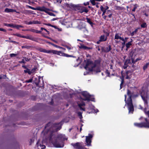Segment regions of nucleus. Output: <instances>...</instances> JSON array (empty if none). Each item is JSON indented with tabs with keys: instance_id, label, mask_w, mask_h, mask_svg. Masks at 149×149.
Segmentation results:
<instances>
[{
	"instance_id": "nucleus-1",
	"label": "nucleus",
	"mask_w": 149,
	"mask_h": 149,
	"mask_svg": "<svg viewBox=\"0 0 149 149\" xmlns=\"http://www.w3.org/2000/svg\"><path fill=\"white\" fill-rule=\"evenodd\" d=\"M84 68L91 71H95L97 73L100 72H101L100 68L97 67L96 64L91 61L87 62L84 67Z\"/></svg>"
},
{
	"instance_id": "nucleus-2",
	"label": "nucleus",
	"mask_w": 149,
	"mask_h": 149,
	"mask_svg": "<svg viewBox=\"0 0 149 149\" xmlns=\"http://www.w3.org/2000/svg\"><path fill=\"white\" fill-rule=\"evenodd\" d=\"M63 139V136L61 134H60L55 136L54 139H51V141L55 147L61 148L63 146L61 144L62 142Z\"/></svg>"
},
{
	"instance_id": "nucleus-3",
	"label": "nucleus",
	"mask_w": 149,
	"mask_h": 149,
	"mask_svg": "<svg viewBox=\"0 0 149 149\" xmlns=\"http://www.w3.org/2000/svg\"><path fill=\"white\" fill-rule=\"evenodd\" d=\"M125 102L127 104L128 106V109L129 110V113H132L133 111H134V106L132 104H132H128L127 103V102L129 100V98L127 99V100H126V95H125Z\"/></svg>"
},
{
	"instance_id": "nucleus-4",
	"label": "nucleus",
	"mask_w": 149,
	"mask_h": 149,
	"mask_svg": "<svg viewBox=\"0 0 149 149\" xmlns=\"http://www.w3.org/2000/svg\"><path fill=\"white\" fill-rule=\"evenodd\" d=\"M38 50L41 52H43L45 53H52L53 54H57L56 53V52H56V50H46L45 49H43L42 48H39L38 49Z\"/></svg>"
},
{
	"instance_id": "nucleus-5",
	"label": "nucleus",
	"mask_w": 149,
	"mask_h": 149,
	"mask_svg": "<svg viewBox=\"0 0 149 149\" xmlns=\"http://www.w3.org/2000/svg\"><path fill=\"white\" fill-rule=\"evenodd\" d=\"M82 95L84 97L83 99L84 100H91L93 101V100L90 99L91 95L86 91L83 92L82 93Z\"/></svg>"
},
{
	"instance_id": "nucleus-6",
	"label": "nucleus",
	"mask_w": 149,
	"mask_h": 149,
	"mask_svg": "<svg viewBox=\"0 0 149 149\" xmlns=\"http://www.w3.org/2000/svg\"><path fill=\"white\" fill-rule=\"evenodd\" d=\"M93 135L91 134H89L88 136H86V142L87 145H91V138L93 137Z\"/></svg>"
},
{
	"instance_id": "nucleus-7",
	"label": "nucleus",
	"mask_w": 149,
	"mask_h": 149,
	"mask_svg": "<svg viewBox=\"0 0 149 149\" xmlns=\"http://www.w3.org/2000/svg\"><path fill=\"white\" fill-rule=\"evenodd\" d=\"M21 37L23 38H26L34 41L36 42H38L37 40V38H35L31 36H21Z\"/></svg>"
},
{
	"instance_id": "nucleus-8",
	"label": "nucleus",
	"mask_w": 149,
	"mask_h": 149,
	"mask_svg": "<svg viewBox=\"0 0 149 149\" xmlns=\"http://www.w3.org/2000/svg\"><path fill=\"white\" fill-rule=\"evenodd\" d=\"M57 52H56L57 54H58L61 56H65L67 57H74V56L71 55H69L66 54L62 52L61 51H58L56 50Z\"/></svg>"
},
{
	"instance_id": "nucleus-9",
	"label": "nucleus",
	"mask_w": 149,
	"mask_h": 149,
	"mask_svg": "<svg viewBox=\"0 0 149 149\" xmlns=\"http://www.w3.org/2000/svg\"><path fill=\"white\" fill-rule=\"evenodd\" d=\"M71 145L75 148L78 149H83L84 147L81 145L80 143L79 142L75 143H72Z\"/></svg>"
},
{
	"instance_id": "nucleus-10",
	"label": "nucleus",
	"mask_w": 149,
	"mask_h": 149,
	"mask_svg": "<svg viewBox=\"0 0 149 149\" xmlns=\"http://www.w3.org/2000/svg\"><path fill=\"white\" fill-rule=\"evenodd\" d=\"M132 63L131 62L130 59H127L124 62V64L123 66V68L124 69H126L127 67L128 66V64H132Z\"/></svg>"
},
{
	"instance_id": "nucleus-11",
	"label": "nucleus",
	"mask_w": 149,
	"mask_h": 149,
	"mask_svg": "<svg viewBox=\"0 0 149 149\" xmlns=\"http://www.w3.org/2000/svg\"><path fill=\"white\" fill-rule=\"evenodd\" d=\"M134 125L135 126L141 127H145L147 128V123H135Z\"/></svg>"
},
{
	"instance_id": "nucleus-12",
	"label": "nucleus",
	"mask_w": 149,
	"mask_h": 149,
	"mask_svg": "<svg viewBox=\"0 0 149 149\" xmlns=\"http://www.w3.org/2000/svg\"><path fill=\"white\" fill-rule=\"evenodd\" d=\"M127 94L129 96V100L127 102V103L128 104H132V99L131 98L132 93L129 90L127 89Z\"/></svg>"
},
{
	"instance_id": "nucleus-13",
	"label": "nucleus",
	"mask_w": 149,
	"mask_h": 149,
	"mask_svg": "<svg viewBox=\"0 0 149 149\" xmlns=\"http://www.w3.org/2000/svg\"><path fill=\"white\" fill-rule=\"evenodd\" d=\"M111 49V48L110 45H109L108 47H101L102 51L106 53L109 52Z\"/></svg>"
},
{
	"instance_id": "nucleus-14",
	"label": "nucleus",
	"mask_w": 149,
	"mask_h": 149,
	"mask_svg": "<svg viewBox=\"0 0 149 149\" xmlns=\"http://www.w3.org/2000/svg\"><path fill=\"white\" fill-rule=\"evenodd\" d=\"M53 126L56 128L55 131H57L61 129V124L60 123H55L53 125Z\"/></svg>"
},
{
	"instance_id": "nucleus-15",
	"label": "nucleus",
	"mask_w": 149,
	"mask_h": 149,
	"mask_svg": "<svg viewBox=\"0 0 149 149\" xmlns=\"http://www.w3.org/2000/svg\"><path fill=\"white\" fill-rule=\"evenodd\" d=\"M126 78L127 79H130L131 77V75L132 74V72L130 70L127 71L126 72Z\"/></svg>"
},
{
	"instance_id": "nucleus-16",
	"label": "nucleus",
	"mask_w": 149,
	"mask_h": 149,
	"mask_svg": "<svg viewBox=\"0 0 149 149\" xmlns=\"http://www.w3.org/2000/svg\"><path fill=\"white\" fill-rule=\"evenodd\" d=\"M26 70H24V72L25 73H28L29 74H30L32 73L33 71H34L36 69L35 68H33L32 69V70L30 71L29 70V69L26 68Z\"/></svg>"
},
{
	"instance_id": "nucleus-17",
	"label": "nucleus",
	"mask_w": 149,
	"mask_h": 149,
	"mask_svg": "<svg viewBox=\"0 0 149 149\" xmlns=\"http://www.w3.org/2000/svg\"><path fill=\"white\" fill-rule=\"evenodd\" d=\"M46 8L44 6L42 7H38L36 8V10H38L41 11H45V10L46 9Z\"/></svg>"
},
{
	"instance_id": "nucleus-18",
	"label": "nucleus",
	"mask_w": 149,
	"mask_h": 149,
	"mask_svg": "<svg viewBox=\"0 0 149 149\" xmlns=\"http://www.w3.org/2000/svg\"><path fill=\"white\" fill-rule=\"evenodd\" d=\"M115 39H120L123 41H124V38H123L120 36L118 33H116L115 36Z\"/></svg>"
},
{
	"instance_id": "nucleus-19",
	"label": "nucleus",
	"mask_w": 149,
	"mask_h": 149,
	"mask_svg": "<svg viewBox=\"0 0 149 149\" xmlns=\"http://www.w3.org/2000/svg\"><path fill=\"white\" fill-rule=\"evenodd\" d=\"M15 10L12 9H9L8 8H6L5 10L4 11L6 13L13 12H15Z\"/></svg>"
},
{
	"instance_id": "nucleus-20",
	"label": "nucleus",
	"mask_w": 149,
	"mask_h": 149,
	"mask_svg": "<svg viewBox=\"0 0 149 149\" xmlns=\"http://www.w3.org/2000/svg\"><path fill=\"white\" fill-rule=\"evenodd\" d=\"M107 40V37L105 36L104 35L101 36L100 37V39L99 40V41L102 42V41H106Z\"/></svg>"
},
{
	"instance_id": "nucleus-21",
	"label": "nucleus",
	"mask_w": 149,
	"mask_h": 149,
	"mask_svg": "<svg viewBox=\"0 0 149 149\" xmlns=\"http://www.w3.org/2000/svg\"><path fill=\"white\" fill-rule=\"evenodd\" d=\"M131 42L132 41V40L131 39ZM132 45L131 43V41H130L128 43H127L126 44L125 46L126 47H127V48L126 49V50H127V49L130 47V45Z\"/></svg>"
},
{
	"instance_id": "nucleus-22",
	"label": "nucleus",
	"mask_w": 149,
	"mask_h": 149,
	"mask_svg": "<svg viewBox=\"0 0 149 149\" xmlns=\"http://www.w3.org/2000/svg\"><path fill=\"white\" fill-rule=\"evenodd\" d=\"M86 19L87 22L89 23L92 26L93 23L91 21V19L88 18H86Z\"/></svg>"
},
{
	"instance_id": "nucleus-23",
	"label": "nucleus",
	"mask_w": 149,
	"mask_h": 149,
	"mask_svg": "<svg viewBox=\"0 0 149 149\" xmlns=\"http://www.w3.org/2000/svg\"><path fill=\"white\" fill-rule=\"evenodd\" d=\"M23 27L21 25H14L13 28H15L17 29H19L20 28H23Z\"/></svg>"
},
{
	"instance_id": "nucleus-24",
	"label": "nucleus",
	"mask_w": 149,
	"mask_h": 149,
	"mask_svg": "<svg viewBox=\"0 0 149 149\" xmlns=\"http://www.w3.org/2000/svg\"><path fill=\"white\" fill-rule=\"evenodd\" d=\"M134 52L133 51H131L130 53V60H132V58H134L133 57V55L135 54H134Z\"/></svg>"
},
{
	"instance_id": "nucleus-25",
	"label": "nucleus",
	"mask_w": 149,
	"mask_h": 149,
	"mask_svg": "<svg viewBox=\"0 0 149 149\" xmlns=\"http://www.w3.org/2000/svg\"><path fill=\"white\" fill-rule=\"evenodd\" d=\"M4 25L6 26L12 27L13 28V24H8L6 23H4Z\"/></svg>"
},
{
	"instance_id": "nucleus-26",
	"label": "nucleus",
	"mask_w": 149,
	"mask_h": 149,
	"mask_svg": "<svg viewBox=\"0 0 149 149\" xmlns=\"http://www.w3.org/2000/svg\"><path fill=\"white\" fill-rule=\"evenodd\" d=\"M121 83L120 84V89H121L122 88V86L123 85L124 82V78L123 77L121 78Z\"/></svg>"
},
{
	"instance_id": "nucleus-27",
	"label": "nucleus",
	"mask_w": 149,
	"mask_h": 149,
	"mask_svg": "<svg viewBox=\"0 0 149 149\" xmlns=\"http://www.w3.org/2000/svg\"><path fill=\"white\" fill-rule=\"evenodd\" d=\"M26 31H31L33 33H35L36 29H27L26 30Z\"/></svg>"
},
{
	"instance_id": "nucleus-28",
	"label": "nucleus",
	"mask_w": 149,
	"mask_h": 149,
	"mask_svg": "<svg viewBox=\"0 0 149 149\" xmlns=\"http://www.w3.org/2000/svg\"><path fill=\"white\" fill-rule=\"evenodd\" d=\"M147 26V25L146 24V23L145 22L143 23L141 25V28H144L146 27Z\"/></svg>"
},
{
	"instance_id": "nucleus-29",
	"label": "nucleus",
	"mask_w": 149,
	"mask_h": 149,
	"mask_svg": "<svg viewBox=\"0 0 149 149\" xmlns=\"http://www.w3.org/2000/svg\"><path fill=\"white\" fill-rule=\"evenodd\" d=\"M82 113L81 112H78L77 113L78 115L81 119L82 118Z\"/></svg>"
},
{
	"instance_id": "nucleus-30",
	"label": "nucleus",
	"mask_w": 149,
	"mask_h": 149,
	"mask_svg": "<svg viewBox=\"0 0 149 149\" xmlns=\"http://www.w3.org/2000/svg\"><path fill=\"white\" fill-rule=\"evenodd\" d=\"M138 29H135V30L133 31L132 32L131 34V36H133L135 34H136L137 32V31Z\"/></svg>"
},
{
	"instance_id": "nucleus-31",
	"label": "nucleus",
	"mask_w": 149,
	"mask_h": 149,
	"mask_svg": "<svg viewBox=\"0 0 149 149\" xmlns=\"http://www.w3.org/2000/svg\"><path fill=\"white\" fill-rule=\"evenodd\" d=\"M141 97H142V99H143V100L144 101V102H145L146 103L147 102V100H146V97L143 96L142 95H141Z\"/></svg>"
},
{
	"instance_id": "nucleus-32",
	"label": "nucleus",
	"mask_w": 149,
	"mask_h": 149,
	"mask_svg": "<svg viewBox=\"0 0 149 149\" xmlns=\"http://www.w3.org/2000/svg\"><path fill=\"white\" fill-rule=\"evenodd\" d=\"M17 55V54H10V56L11 57H15Z\"/></svg>"
},
{
	"instance_id": "nucleus-33",
	"label": "nucleus",
	"mask_w": 149,
	"mask_h": 149,
	"mask_svg": "<svg viewBox=\"0 0 149 149\" xmlns=\"http://www.w3.org/2000/svg\"><path fill=\"white\" fill-rule=\"evenodd\" d=\"M26 6L28 7L29 8L32 10H36V8H35L33 7L32 6H28V5H26Z\"/></svg>"
},
{
	"instance_id": "nucleus-34",
	"label": "nucleus",
	"mask_w": 149,
	"mask_h": 149,
	"mask_svg": "<svg viewBox=\"0 0 149 149\" xmlns=\"http://www.w3.org/2000/svg\"><path fill=\"white\" fill-rule=\"evenodd\" d=\"M148 65L149 63H147L146 64L143 66V69L144 70H146L147 68Z\"/></svg>"
},
{
	"instance_id": "nucleus-35",
	"label": "nucleus",
	"mask_w": 149,
	"mask_h": 149,
	"mask_svg": "<svg viewBox=\"0 0 149 149\" xmlns=\"http://www.w3.org/2000/svg\"><path fill=\"white\" fill-rule=\"evenodd\" d=\"M137 5L136 4L134 5V8L132 10V11L133 12H134L135 11L136 9L137 8Z\"/></svg>"
},
{
	"instance_id": "nucleus-36",
	"label": "nucleus",
	"mask_w": 149,
	"mask_h": 149,
	"mask_svg": "<svg viewBox=\"0 0 149 149\" xmlns=\"http://www.w3.org/2000/svg\"><path fill=\"white\" fill-rule=\"evenodd\" d=\"M19 63H25L26 61H25L24 59H22V61H19Z\"/></svg>"
},
{
	"instance_id": "nucleus-37",
	"label": "nucleus",
	"mask_w": 149,
	"mask_h": 149,
	"mask_svg": "<svg viewBox=\"0 0 149 149\" xmlns=\"http://www.w3.org/2000/svg\"><path fill=\"white\" fill-rule=\"evenodd\" d=\"M131 61L132 62V63H135L137 61V60L136 59L134 60V58H132Z\"/></svg>"
},
{
	"instance_id": "nucleus-38",
	"label": "nucleus",
	"mask_w": 149,
	"mask_h": 149,
	"mask_svg": "<svg viewBox=\"0 0 149 149\" xmlns=\"http://www.w3.org/2000/svg\"><path fill=\"white\" fill-rule=\"evenodd\" d=\"M33 24H40V22L37 20L33 21Z\"/></svg>"
},
{
	"instance_id": "nucleus-39",
	"label": "nucleus",
	"mask_w": 149,
	"mask_h": 149,
	"mask_svg": "<svg viewBox=\"0 0 149 149\" xmlns=\"http://www.w3.org/2000/svg\"><path fill=\"white\" fill-rule=\"evenodd\" d=\"M85 104L84 102H82L81 103H80L78 104V106L79 107H81L82 106H84Z\"/></svg>"
},
{
	"instance_id": "nucleus-40",
	"label": "nucleus",
	"mask_w": 149,
	"mask_h": 149,
	"mask_svg": "<svg viewBox=\"0 0 149 149\" xmlns=\"http://www.w3.org/2000/svg\"><path fill=\"white\" fill-rule=\"evenodd\" d=\"M33 79H30L29 80H26L25 81L26 83L31 82L32 81Z\"/></svg>"
},
{
	"instance_id": "nucleus-41",
	"label": "nucleus",
	"mask_w": 149,
	"mask_h": 149,
	"mask_svg": "<svg viewBox=\"0 0 149 149\" xmlns=\"http://www.w3.org/2000/svg\"><path fill=\"white\" fill-rule=\"evenodd\" d=\"M95 0H91V2L92 4L93 5H95Z\"/></svg>"
},
{
	"instance_id": "nucleus-42",
	"label": "nucleus",
	"mask_w": 149,
	"mask_h": 149,
	"mask_svg": "<svg viewBox=\"0 0 149 149\" xmlns=\"http://www.w3.org/2000/svg\"><path fill=\"white\" fill-rule=\"evenodd\" d=\"M45 11H44V12H45L47 14H48V15H49V12H48V11L49 10V9L48 8H46V9L45 10Z\"/></svg>"
},
{
	"instance_id": "nucleus-43",
	"label": "nucleus",
	"mask_w": 149,
	"mask_h": 149,
	"mask_svg": "<svg viewBox=\"0 0 149 149\" xmlns=\"http://www.w3.org/2000/svg\"><path fill=\"white\" fill-rule=\"evenodd\" d=\"M88 12V10L86 8H85L83 9L82 12H85L86 13H87Z\"/></svg>"
},
{
	"instance_id": "nucleus-44",
	"label": "nucleus",
	"mask_w": 149,
	"mask_h": 149,
	"mask_svg": "<svg viewBox=\"0 0 149 149\" xmlns=\"http://www.w3.org/2000/svg\"><path fill=\"white\" fill-rule=\"evenodd\" d=\"M40 78H38V81H35V83L37 86H38Z\"/></svg>"
},
{
	"instance_id": "nucleus-45",
	"label": "nucleus",
	"mask_w": 149,
	"mask_h": 149,
	"mask_svg": "<svg viewBox=\"0 0 149 149\" xmlns=\"http://www.w3.org/2000/svg\"><path fill=\"white\" fill-rule=\"evenodd\" d=\"M131 63H132V64H130V65H132V67L134 68H136V66L135 65H134V64L135 63H132V62Z\"/></svg>"
},
{
	"instance_id": "nucleus-46",
	"label": "nucleus",
	"mask_w": 149,
	"mask_h": 149,
	"mask_svg": "<svg viewBox=\"0 0 149 149\" xmlns=\"http://www.w3.org/2000/svg\"><path fill=\"white\" fill-rule=\"evenodd\" d=\"M49 13V15H50V16H55V15L54 13H52L50 12Z\"/></svg>"
},
{
	"instance_id": "nucleus-47",
	"label": "nucleus",
	"mask_w": 149,
	"mask_h": 149,
	"mask_svg": "<svg viewBox=\"0 0 149 149\" xmlns=\"http://www.w3.org/2000/svg\"><path fill=\"white\" fill-rule=\"evenodd\" d=\"M25 59V60L26 61H30V59L28 58H26V57H23Z\"/></svg>"
},
{
	"instance_id": "nucleus-48",
	"label": "nucleus",
	"mask_w": 149,
	"mask_h": 149,
	"mask_svg": "<svg viewBox=\"0 0 149 149\" xmlns=\"http://www.w3.org/2000/svg\"><path fill=\"white\" fill-rule=\"evenodd\" d=\"M123 42L122 43V45H123V47H122V48H123L125 46V39H124V41H123Z\"/></svg>"
},
{
	"instance_id": "nucleus-49",
	"label": "nucleus",
	"mask_w": 149,
	"mask_h": 149,
	"mask_svg": "<svg viewBox=\"0 0 149 149\" xmlns=\"http://www.w3.org/2000/svg\"><path fill=\"white\" fill-rule=\"evenodd\" d=\"M0 31H3L4 32H6V30L4 29H2V28H0Z\"/></svg>"
},
{
	"instance_id": "nucleus-50",
	"label": "nucleus",
	"mask_w": 149,
	"mask_h": 149,
	"mask_svg": "<svg viewBox=\"0 0 149 149\" xmlns=\"http://www.w3.org/2000/svg\"><path fill=\"white\" fill-rule=\"evenodd\" d=\"M65 47H66L68 50H70L71 49V48L70 47H69L66 45H65Z\"/></svg>"
},
{
	"instance_id": "nucleus-51",
	"label": "nucleus",
	"mask_w": 149,
	"mask_h": 149,
	"mask_svg": "<svg viewBox=\"0 0 149 149\" xmlns=\"http://www.w3.org/2000/svg\"><path fill=\"white\" fill-rule=\"evenodd\" d=\"M100 9L102 11H103L104 10V8L102 6H101L100 7Z\"/></svg>"
},
{
	"instance_id": "nucleus-52",
	"label": "nucleus",
	"mask_w": 149,
	"mask_h": 149,
	"mask_svg": "<svg viewBox=\"0 0 149 149\" xmlns=\"http://www.w3.org/2000/svg\"><path fill=\"white\" fill-rule=\"evenodd\" d=\"M41 31H39L38 30H36L35 33H41Z\"/></svg>"
},
{
	"instance_id": "nucleus-53",
	"label": "nucleus",
	"mask_w": 149,
	"mask_h": 149,
	"mask_svg": "<svg viewBox=\"0 0 149 149\" xmlns=\"http://www.w3.org/2000/svg\"><path fill=\"white\" fill-rule=\"evenodd\" d=\"M79 107L81 110L85 111V109L84 108H82L81 107Z\"/></svg>"
},
{
	"instance_id": "nucleus-54",
	"label": "nucleus",
	"mask_w": 149,
	"mask_h": 149,
	"mask_svg": "<svg viewBox=\"0 0 149 149\" xmlns=\"http://www.w3.org/2000/svg\"><path fill=\"white\" fill-rule=\"evenodd\" d=\"M85 46L81 45L79 47V48L80 49H84Z\"/></svg>"
},
{
	"instance_id": "nucleus-55",
	"label": "nucleus",
	"mask_w": 149,
	"mask_h": 149,
	"mask_svg": "<svg viewBox=\"0 0 149 149\" xmlns=\"http://www.w3.org/2000/svg\"><path fill=\"white\" fill-rule=\"evenodd\" d=\"M103 11V13L102 15V16H103L104 15V14L105 13H106V10H104L103 11Z\"/></svg>"
},
{
	"instance_id": "nucleus-56",
	"label": "nucleus",
	"mask_w": 149,
	"mask_h": 149,
	"mask_svg": "<svg viewBox=\"0 0 149 149\" xmlns=\"http://www.w3.org/2000/svg\"><path fill=\"white\" fill-rule=\"evenodd\" d=\"M106 12H107V13H106L107 14H109V13H111V11L110 10H108Z\"/></svg>"
},
{
	"instance_id": "nucleus-57",
	"label": "nucleus",
	"mask_w": 149,
	"mask_h": 149,
	"mask_svg": "<svg viewBox=\"0 0 149 149\" xmlns=\"http://www.w3.org/2000/svg\"><path fill=\"white\" fill-rule=\"evenodd\" d=\"M29 48V47L28 46H22V48Z\"/></svg>"
},
{
	"instance_id": "nucleus-58",
	"label": "nucleus",
	"mask_w": 149,
	"mask_h": 149,
	"mask_svg": "<svg viewBox=\"0 0 149 149\" xmlns=\"http://www.w3.org/2000/svg\"><path fill=\"white\" fill-rule=\"evenodd\" d=\"M33 24V21H32V22H29V23L28 24Z\"/></svg>"
},
{
	"instance_id": "nucleus-59",
	"label": "nucleus",
	"mask_w": 149,
	"mask_h": 149,
	"mask_svg": "<svg viewBox=\"0 0 149 149\" xmlns=\"http://www.w3.org/2000/svg\"><path fill=\"white\" fill-rule=\"evenodd\" d=\"M83 31L84 32H85L86 31H87V29H86L85 28H83Z\"/></svg>"
},
{
	"instance_id": "nucleus-60",
	"label": "nucleus",
	"mask_w": 149,
	"mask_h": 149,
	"mask_svg": "<svg viewBox=\"0 0 149 149\" xmlns=\"http://www.w3.org/2000/svg\"><path fill=\"white\" fill-rule=\"evenodd\" d=\"M90 49V48H89L86 46H85L84 47V49Z\"/></svg>"
},
{
	"instance_id": "nucleus-61",
	"label": "nucleus",
	"mask_w": 149,
	"mask_h": 149,
	"mask_svg": "<svg viewBox=\"0 0 149 149\" xmlns=\"http://www.w3.org/2000/svg\"><path fill=\"white\" fill-rule=\"evenodd\" d=\"M16 35L17 36L19 37H21V36H22L20 35V34H16Z\"/></svg>"
},
{
	"instance_id": "nucleus-62",
	"label": "nucleus",
	"mask_w": 149,
	"mask_h": 149,
	"mask_svg": "<svg viewBox=\"0 0 149 149\" xmlns=\"http://www.w3.org/2000/svg\"><path fill=\"white\" fill-rule=\"evenodd\" d=\"M41 30H42H42H45V31H46V30H47L45 29L44 28H42V27H41Z\"/></svg>"
},
{
	"instance_id": "nucleus-63",
	"label": "nucleus",
	"mask_w": 149,
	"mask_h": 149,
	"mask_svg": "<svg viewBox=\"0 0 149 149\" xmlns=\"http://www.w3.org/2000/svg\"><path fill=\"white\" fill-rule=\"evenodd\" d=\"M112 16V14L111 13L109 15H108V17L109 18H111Z\"/></svg>"
},
{
	"instance_id": "nucleus-64",
	"label": "nucleus",
	"mask_w": 149,
	"mask_h": 149,
	"mask_svg": "<svg viewBox=\"0 0 149 149\" xmlns=\"http://www.w3.org/2000/svg\"><path fill=\"white\" fill-rule=\"evenodd\" d=\"M105 10H106L107 9H108L109 8V7L107 6L105 7V8H104Z\"/></svg>"
}]
</instances>
